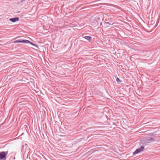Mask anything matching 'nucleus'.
<instances>
[{
  "instance_id": "obj_7",
  "label": "nucleus",
  "mask_w": 160,
  "mask_h": 160,
  "mask_svg": "<svg viewBox=\"0 0 160 160\" xmlns=\"http://www.w3.org/2000/svg\"><path fill=\"white\" fill-rule=\"evenodd\" d=\"M104 25L105 26L108 27H109V25H111V24L108 22H105L104 23Z\"/></svg>"
},
{
  "instance_id": "obj_9",
  "label": "nucleus",
  "mask_w": 160,
  "mask_h": 160,
  "mask_svg": "<svg viewBox=\"0 0 160 160\" xmlns=\"http://www.w3.org/2000/svg\"><path fill=\"white\" fill-rule=\"evenodd\" d=\"M29 43L31 45H32L33 46L38 47L36 45L32 43V42H31L30 41V42H29Z\"/></svg>"
},
{
  "instance_id": "obj_6",
  "label": "nucleus",
  "mask_w": 160,
  "mask_h": 160,
  "mask_svg": "<svg viewBox=\"0 0 160 160\" xmlns=\"http://www.w3.org/2000/svg\"><path fill=\"white\" fill-rule=\"evenodd\" d=\"M30 42V41L27 40H22V43H28Z\"/></svg>"
},
{
  "instance_id": "obj_1",
  "label": "nucleus",
  "mask_w": 160,
  "mask_h": 160,
  "mask_svg": "<svg viewBox=\"0 0 160 160\" xmlns=\"http://www.w3.org/2000/svg\"><path fill=\"white\" fill-rule=\"evenodd\" d=\"M144 148L143 146H142L140 148L137 149L133 153V154L134 155L136 154H138L141 151H143V150Z\"/></svg>"
},
{
  "instance_id": "obj_4",
  "label": "nucleus",
  "mask_w": 160,
  "mask_h": 160,
  "mask_svg": "<svg viewBox=\"0 0 160 160\" xmlns=\"http://www.w3.org/2000/svg\"><path fill=\"white\" fill-rule=\"evenodd\" d=\"M19 18L18 17H15L14 18H10L9 19V21L14 22L19 20Z\"/></svg>"
},
{
  "instance_id": "obj_8",
  "label": "nucleus",
  "mask_w": 160,
  "mask_h": 160,
  "mask_svg": "<svg viewBox=\"0 0 160 160\" xmlns=\"http://www.w3.org/2000/svg\"><path fill=\"white\" fill-rule=\"evenodd\" d=\"M14 43H18L22 42V39H18L16 40L14 42Z\"/></svg>"
},
{
  "instance_id": "obj_5",
  "label": "nucleus",
  "mask_w": 160,
  "mask_h": 160,
  "mask_svg": "<svg viewBox=\"0 0 160 160\" xmlns=\"http://www.w3.org/2000/svg\"><path fill=\"white\" fill-rule=\"evenodd\" d=\"M83 38L85 39H86V40H88L89 41H90V40H91L92 39V37H91L88 36H86L84 37Z\"/></svg>"
},
{
  "instance_id": "obj_10",
  "label": "nucleus",
  "mask_w": 160,
  "mask_h": 160,
  "mask_svg": "<svg viewBox=\"0 0 160 160\" xmlns=\"http://www.w3.org/2000/svg\"><path fill=\"white\" fill-rule=\"evenodd\" d=\"M120 80L119 79V78H117V79H116V81L117 82H118V81H119Z\"/></svg>"
},
{
  "instance_id": "obj_3",
  "label": "nucleus",
  "mask_w": 160,
  "mask_h": 160,
  "mask_svg": "<svg viewBox=\"0 0 160 160\" xmlns=\"http://www.w3.org/2000/svg\"><path fill=\"white\" fill-rule=\"evenodd\" d=\"M154 140V139L152 137H147L146 139V142L148 143H149L153 142Z\"/></svg>"
},
{
  "instance_id": "obj_2",
  "label": "nucleus",
  "mask_w": 160,
  "mask_h": 160,
  "mask_svg": "<svg viewBox=\"0 0 160 160\" xmlns=\"http://www.w3.org/2000/svg\"><path fill=\"white\" fill-rule=\"evenodd\" d=\"M7 154V152L6 153L4 152H0V160H2L6 157Z\"/></svg>"
}]
</instances>
